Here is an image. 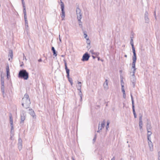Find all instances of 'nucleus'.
Returning <instances> with one entry per match:
<instances>
[{"label": "nucleus", "instance_id": "obj_1", "mask_svg": "<svg viewBox=\"0 0 160 160\" xmlns=\"http://www.w3.org/2000/svg\"><path fill=\"white\" fill-rule=\"evenodd\" d=\"M22 106L25 108H29L30 104L31 101L28 95L26 93L22 99Z\"/></svg>", "mask_w": 160, "mask_h": 160}, {"label": "nucleus", "instance_id": "obj_2", "mask_svg": "<svg viewBox=\"0 0 160 160\" xmlns=\"http://www.w3.org/2000/svg\"><path fill=\"white\" fill-rule=\"evenodd\" d=\"M18 77L19 78L27 80L29 77V74L26 70H21L19 72Z\"/></svg>", "mask_w": 160, "mask_h": 160}, {"label": "nucleus", "instance_id": "obj_3", "mask_svg": "<svg viewBox=\"0 0 160 160\" xmlns=\"http://www.w3.org/2000/svg\"><path fill=\"white\" fill-rule=\"evenodd\" d=\"M61 7L62 11V13L61 14L62 20H64L65 17V12L64 10V6L63 2L61 0Z\"/></svg>", "mask_w": 160, "mask_h": 160}, {"label": "nucleus", "instance_id": "obj_4", "mask_svg": "<svg viewBox=\"0 0 160 160\" xmlns=\"http://www.w3.org/2000/svg\"><path fill=\"white\" fill-rule=\"evenodd\" d=\"M26 112L24 110H22L20 114L21 121L20 123H23V122L26 118Z\"/></svg>", "mask_w": 160, "mask_h": 160}, {"label": "nucleus", "instance_id": "obj_5", "mask_svg": "<svg viewBox=\"0 0 160 160\" xmlns=\"http://www.w3.org/2000/svg\"><path fill=\"white\" fill-rule=\"evenodd\" d=\"M131 98L132 106V111H133V115L134 116V118H137V115L136 113V112L135 111V110L134 101L133 100V97H132V94H131Z\"/></svg>", "mask_w": 160, "mask_h": 160}, {"label": "nucleus", "instance_id": "obj_6", "mask_svg": "<svg viewBox=\"0 0 160 160\" xmlns=\"http://www.w3.org/2000/svg\"><path fill=\"white\" fill-rule=\"evenodd\" d=\"M90 57V55L87 52H86L83 55L82 60L83 61H87L88 60Z\"/></svg>", "mask_w": 160, "mask_h": 160}, {"label": "nucleus", "instance_id": "obj_7", "mask_svg": "<svg viewBox=\"0 0 160 160\" xmlns=\"http://www.w3.org/2000/svg\"><path fill=\"white\" fill-rule=\"evenodd\" d=\"M148 14L147 11H146L144 13V20L145 23H148L149 22V19L148 17Z\"/></svg>", "mask_w": 160, "mask_h": 160}, {"label": "nucleus", "instance_id": "obj_8", "mask_svg": "<svg viewBox=\"0 0 160 160\" xmlns=\"http://www.w3.org/2000/svg\"><path fill=\"white\" fill-rule=\"evenodd\" d=\"M76 12L77 17H82V13H81V10L78 7L76 8Z\"/></svg>", "mask_w": 160, "mask_h": 160}, {"label": "nucleus", "instance_id": "obj_9", "mask_svg": "<svg viewBox=\"0 0 160 160\" xmlns=\"http://www.w3.org/2000/svg\"><path fill=\"white\" fill-rule=\"evenodd\" d=\"M9 119H10V125L11 127V132H12V131L13 129V119L12 118V116L11 114H10V115H9Z\"/></svg>", "mask_w": 160, "mask_h": 160}, {"label": "nucleus", "instance_id": "obj_10", "mask_svg": "<svg viewBox=\"0 0 160 160\" xmlns=\"http://www.w3.org/2000/svg\"><path fill=\"white\" fill-rule=\"evenodd\" d=\"M22 141L21 139L19 138L18 139V148L20 151L22 148Z\"/></svg>", "mask_w": 160, "mask_h": 160}, {"label": "nucleus", "instance_id": "obj_11", "mask_svg": "<svg viewBox=\"0 0 160 160\" xmlns=\"http://www.w3.org/2000/svg\"><path fill=\"white\" fill-rule=\"evenodd\" d=\"M13 57V52L12 50H10L9 51V54L8 55V57H10L11 58H8V60L11 61L12 60Z\"/></svg>", "mask_w": 160, "mask_h": 160}, {"label": "nucleus", "instance_id": "obj_12", "mask_svg": "<svg viewBox=\"0 0 160 160\" xmlns=\"http://www.w3.org/2000/svg\"><path fill=\"white\" fill-rule=\"evenodd\" d=\"M29 113L32 117L33 118H36V116L34 111L32 109H29Z\"/></svg>", "mask_w": 160, "mask_h": 160}, {"label": "nucleus", "instance_id": "obj_13", "mask_svg": "<svg viewBox=\"0 0 160 160\" xmlns=\"http://www.w3.org/2000/svg\"><path fill=\"white\" fill-rule=\"evenodd\" d=\"M64 65L65 67V69L66 71V72L67 74V77H69V76L70 70L68 68L67 66V64L65 61V62Z\"/></svg>", "mask_w": 160, "mask_h": 160}, {"label": "nucleus", "instance_id": "obj_14", "mask_svg": "<svg viewBox=\"0 0 160 160\" xmlns=\"http://www.w3.org/2000/svg\"><path fill=\"white\" fill-rule=\"evenodd\" d=\"M148 146L150 151H152L153 149V145L152 142L151 141H148Z\"/></svg>", "mask_w": 160, "mask_h": 160}, {"label": "nucleus", "instance_id": "obj_15", "mask_svg": "<svg viewBox=\"0 0 160 160\" xmlns=\"http://www.w3.org/2000/svg\"><path fill=\"white\" fill-rule=\"evenodd\" d=\"M6 70L7 72V78H8L9 77H10V73L9 72V66L8 65L6 67Z\"/></svg>", "mask_w": 160, "mask_h": 160}, {"label": "nucleus", "instance_id": "obj_16", "mask_svg": "<svg viewBox=\"0 0 160 160\" xmlns=\"http://www.w3.org/2000/svg\"><path fill=\"white\" fill-rule=\"evenodd\" d=\"M108 81L107 79H106L105 82L103 84L104 88L105 89H107L108 87Z\"/></svg>", "mask_w": 160, "mask_h": 160}, {"label": "nucleus", "instance_id": "obj_17", "mask_svg": "<svg viewBox=\"0 0 160 160\" xmlns=\"http://www.w3.org/2000/svg\"><path fill=\"white\" fill-rule=\"evenodd\" d=\"M51 50L52 52L53 55L55 56H56L57 55V52L56 51L54 47H52Z\"/></svg>", "mask_w": 160, "mask_h": 160}, {"label": "nucleus", "instance_id": "obj_18", "mask_svg": "<svg viewBox=\"0 0 160 160\" xmlns=\"http://www.w3.org/2000/svg\"><path fill=\"white\" fill-rule=\"evenodd\" d=\"M132 61H136L137 60V57H136V54H133V55L132 56Z\"/></svg>", "mask_w": 160, "mask_h": 160}, {"label": "nucleus", "instance_id": "obj_19", "mask_svg": "<svg viewBox=\"0 0 160 160\" xmlns=\"http://www.w3.org/2000/svg\"><path fill=\"white\" fill-rule=\"evenodd\" d=\"M4 85H1V89L3 95L4 93Z\"/></svg>", "mask_w": 160, "mask_h": 160}, {"label": "nucleus", "instance_id": "obj_20", "mask_svg": "<svg viewBox=\"0 0 160 160\" xmlns=\"http://www.w3.org/2000/svg\"><path fill=\"white\" fill-rule=\"evenodd\" d=\"M106 123V121L105 120H104L101 123V127L102 128H104L105 127V124Z\"/></svg>", "mask_w": 160, "mask_h": 160}, {"label": "nucleus", "instance_id": "obj_21", "mask_svg": "<svg viewBox=\"0 0 160 160\" xmlns=\"http://www.w3.org/2000/svg\"><path fill=\"white\" fill-rule=\"evenodd\" d=\"M136 61H132V68H133V69H136L135 68V63H136Z\"/></svg>", "mask_w": 160, "mask_h": 160}, {"label": "nucleus", "instance_id": "obj_22", "mask_svg": "<svg viewBox=\"0 0 160 160\" xmlns=\"http://www.w3.org/2000/svg\"><path fill=\"white\" fill-rule=\"evenodd\" d=\"M67 77L68 78V81L70 82L71 85H72V84H73V82H72V78H70L69 77H69Z\"/></svg>", "mask_w": 160, "mask_h": 160}, {"label": "nucleus", "instance_id": "obj_23", "mask_svg": "<svg viewBox=\"0 0 160 160\" xmlns=\"http://www.w3.org/2000/svg\"><path fill=\"white\" fill-rule=\"evenodd\" d=\"M23 12L24 14V17H27L26 11V10L25 6L24 7H23Z\"/></svg>", "mask_w": 160, "mask_h": 160}, {"label": "nucleus", "instance_id": "obj_24", "mask_svg": "<svg viewBox=\"0 0 160 160\" xmlns=\"http://www.w3.org/2000/svg\"><path fill=\"white\" fill-rule=\"evenodd\" d=\"M1 85H4V78L2 77H1Z\"/></svg>", "mask_w": 160, "mask_h": 160}, {"label": "nucleus", "instance_id": "obj_25", "mask_svg": "<svg viewBox=\"0 0 160 160\" xmlns=\"http://www.w3.org/2000/svg\"><path fill=\"white\" fill-rule=\"evenodd\" d=\"M139 126L140 127V129H142V121L139 122Z\"/></svg>", "mask_w": 160, "mask_h": 160}, {"label": "nucleus", "instance_id": "obj_26", "mask_svg": "<svg viewBox=\"0 0 160 160\" xmlns=\"http://www.w3.org/2000/svg\"><path fill=\"white\" fill-rule=\"evenodd\" d=\"M132 37H131V39L130 40V44H131V45L132 46H132H134V44H133V37H132Z\"/></svg>", "mask_w": 160, "mask_h": 160}, {"label": "nucleus", "instance_id": "obj_27", "mask_svg": "<svg viewBox=\"0 0 160 160\" xmlns=\"http://www.w3.org/2000/svg\"><path fill=\"white\" fill-rule=\"evenodd\" d=\"M79 95L80 97V101H82V92L81 91H80V92H79Z\"/></svg>", "mask_w": 160, "mask_h": 160}, {"label": "nucleus", "instance_id": "obj_28", "mask_svg": "<svg viewBox=\"0 0 160 160\" xmlns=\"http://www.w3.org/2000/svg\"><path fill=\"white\" fill-rule=\"evenodd\" d=\"M146 128L147 129H151L152 127L151 126V125H146Z\"/></svg>", "mask_w": 160, "mask_h": 160}, {"label": "nucleus", "instance_id": "obj_29", "mask_svg": "<svg viewBox=\"0 0 160 160\" xmlns=\"http://www.w3.org/2000/svg\"><path fill=\"white\" fill-rule=\"evenodd\" d=\"M152 134V132H151V131L147 132V136L150 137Z\"/></svg>", "mask_w": 160, "mask_h": 160}, {"label": "nucleus", "instance_id": "obj_30", "mask_svg": "<svg viewBox=\"0 0 160 160\" xmlns=\"http://www.w3.org/2000/svg\"><path fill=\"white\" fill-rule=\"evenodd\" d=\"M77 18L78 20L79 23H82V22L81 21V19L82 18V17H77Z\"/></svg>", "mask_w": 160, "mask_h": 160}, {"label": "nucleus", "instance_id": "obj_31", "mask_svg": "<svg viewBox=\"0 0 160 160\" xmlns=\"http://www.w3.org/2000/svg\"><path fill=\"white\" fill-rule=\"evenodd\" d=\"M132 52H133V54H136L135 49V48L134 47V46H132Z\"/></svg>", "mask_w": 160, "mask_h": 160}, {"label": "nucleus", "instance_id": "obj_32", "mask_svg": "<svg viewBox=\"0 0 160 160\" xmlns=\"http://www.w3.org/2000/svg\"><path fill=\"white\" fill-rule=\"evenodd\" d=\"M142 115L140 114H139V122L142 121Z\"/></svg>", "mask_w": 160, "mask_h": 160}, {"label": "nucleus", "instance_id": "obj_33", "mask_svg": "<svg viewBox=\"0 0 160 160\" xmlns=\"http://www.w3.org/2000/svg\"><path fill=\"white\" fill-rule=\"evenodd\" d=\"M87 40V43L88 45H90L91 42L88 38Z\"/></svg>", "mask_w": 160, "mask_h": 160}, {"label": "nucleus", "instance_id": "obj_34", "mask_svg": "<svg viewBox=\"0 0 160 160\" xmlns=\"http://www.w3.org/2000/svg\"><path fill=\"white\" fill-rule=\"evenodd\" d=\"M136 78L135 77H133L132 78H131V81L132 82H136Z\"/></svg>", "mask_w": 160, "mask_h": 160}, {"label": "nucleus", "instance_id": "obj_35", "mask_svg": "<svg viewBox=\"0 0 160 160\" xmlns=\"http://www.w3.org/2000/svg\"><path fill=\"white\" fill-rule=\"evenodd\" d=\"M84 36L86 39H87L88 38V37L87 35L85 33V32H84Z\"/></svg>", "mask_w": 160, "mask_h": 160}, {"label": "nucleus", "instance_id": "obj_36", "mask_svg": "<svg viewBox=\"0 0 160 160\" xmlns=\"http://www.w3.org/2000/svg\"><path fill=\"white\" fill-rule=\"evenodd\" d=\"M25 23L27 24L28 23L27 17H24Z\"/></svg>", "mask_w": 160, "mask_h": 160}, {"label": "nucleus", "instance_id": "obj_37", "mask_svg": "<svg viewBox=\"0 0 160 160\" xmlns=\"http://www.w3.org/2000/svg\"><path fill=\"white\" fill-rule=\"evenodd\" d=\"M136 69H134L133 70V74L132 75V76L133 77H135V71L136 70Z\"/></svg>", "mask_w": 160, "mask_h": 160}, {"label": "nucleus", "instance_id": "obj_38", "mask_svg": "<svg viewBox=\"0 0 160 160\" xmlns=\"http://www.w3.org/2000/svg\"><path fill=\"white\" fill-rule=\"evenodd\" d=\"M147 125H151L150 121L148 119L147 120Z\"/></svg>", "mask_w": 160, "mask_h": 160}, {"label": "nucleus", "instance_id": "obj_39", "mask_svg": "<svg viewBox=\"0 0 160 160\" xmlns=\"http://www.w3.org/2000/svg\"><path fill=\"white\" fill-rule=\"evenodd\" d=\"M22 4L23 7H25V3L24 0H22Z\"/></svg>", "mask_w": 160, "mask_h": 160}, {"label": "nucleus", "instance_id": "obj_40", "mask_svg": "<svg viewBox=\"0 0 160 160\" xmlns=\"http://www.w3.org/2000/svg\"><path fill=\"white\" fill-rule=\"evenodd\" d=\"M102 128L101 127V126H100V124L99 123L98 125V130H101L102 129Z\"/></svg>", "mask_w": 160, "mask_h": 160}, {"label": "nucleus", "instance_id": "obj_41", "mask_svg": "<svg viewBox=\"0 0 160 160\" xmlns=\"http://www.w3.org/2000/svg\"><path fill=\"white\" fill-rule=\"evenodd\" d=\"M81 87L77 86L78 90L80 91H81Z\"/></svg>", "mask_w": 160, "mask_h": 160}, {"label": "nucleus", "instance_id": "obj_42", "mask_svg": "<svg viewBox=\"0 0 160 160\" xmlns=\"http://www.w3.org/2000/svg\"><path fill=\"white\" fill-rule=\"evenodd\" d=\"M78 85L77 86L81 87V82H78Z\"/></svg>", "mask_w": 160, "mask_h": 160}, {"label": "nucleus", "instance_id": "obj_43", "mask_svg": "<svg viewBox=\"0 0 160 160\" xmlns=\"http://www.w3.org/2000/svg\"><path fill=\"white\" fill-rule=\"evenodd\" d=\"M96 135H95L93 139V141L94 142L96 141Z\"/></svg>", "mask_w": 160, "mask_h": 160}, {"label": "nucleus", "instance_id": "obj_44", "mask_svg": "<svg viewBox=\"0 0 160 160\" xmlns=\"http://www.w3.org/2000/svg\"><path fill=\"white\" fill-rule=\"evenodd\" d=\"M147 139L148 141H151L150 137L147 136Z\"/></svg>", "mask_w": 160, "mask_h": 160}, {"label": "nucleus", "instance_id": "obj_45", "mask_svg": "<svg viewBox=\"0 0 160 160\" xmlns=\"http://www.w3.org/2000/svg\"><path fill=\"white\" fill-rule=\"evenodd\" d=\"M25 26L26 28L27 29L28 27V23H27V24L25 23Z\"/></svg>", "mask_w": 160, "mask_h": 160}, {"label": "nucleus", "instance_id": "obj_46", "mask_svg": "<svg viewBox=\"0 0 160 160\" xmlns=\"http://www.w3.org/2000/svg\"><path fill=\"white\" fill-rule=\"evenodd\" d=\"M126 96L125 93H123V98H126Z\"/></svg>", "mask_w": 160, "mask_h": 160}, {"label": "nucleus", "instance_id": "obj_47", "mask_svg": "<svg viewBox=\"0 0 160 160\" xmlns=\"http://www.w3.org/2000/svg\"><path fill=\"white\" fill-rule=\"evenodd\" d=\"M158 159L160 158V152H159L158 153Z\"/></svg>", "mask_w": 160, "mask_h": 160}, {"label": "nucleus", "instance_id": "obj_48", "mask_svg": "<svg viewBox=\"0 0 160 160\" xmlns=\"http://www.w3.org/2000/svg\"><path fill=\"white\" fill-rule=\"evenodd\" d=\"M90 52H91L92 54H95V52H93V50H91Z\"/></svg>", "mask_w": 160, "mask_h": 160}, {"label": "nucleus", "instance_id": "obj_49", "mask_svg": "<svg viewBox=\"0 0 160 160\" xmlns=\"http://www.w3.org/2000/svg\"><path fill=\"white\" fill-rule=\"evenodd\" d=\"M109 123H110V122L109 121V120L107 121V125L109 126Z\"/></svg>", "mask_w": 160, "mask_h": 160}, {"label": "nucleus", "instance_id": "obj_50", "mask_svg": "<svg viewBox=\"0 0 160 160\" xmlns=\"http://www.w3.org/2000/svg\"><path fill=\"white\" fill-rule=\"evenodd\" d=\"M133 84V87H134L135 84V82H132Z\"/></svg>", "mask_w": 160, "mask_h": 160}, {"label": "nucleus", "instance_id": "obj_51", "mask_svg": "<svg viewBox=\"0 0 160 160\" xmlns=\"http://www.w3.org/2000/svg\"><path fill=\"white\" fill-rule=\"evenodd\" d=\"M121 86H122V90L123 89H124V85H122V84H121Z\"/></svg>", "mask_w": 160, "mask_h": 160}, {"label": "nucleus", "instance_id": "obj_52", "mask_svg": "<svg viewBox=\"0 0 160 160\" xmlns=\"http://www.w3.org/2000/svg\"><path fill=\"white\" fill-rule=\"evenodd\" d=\"M59 41H60V42H62V41H61V39L60 38V35H59Z\"/></svg>", "mask_w": 160, "mask_h": 160}, {"label": "nucleus", "instance_id": "obj_53", "mask_svg": "<svg viewBox=\"0 0 160 160\" xmlns=\"http://www.w3.org/2000/svg\"><path fill=\"white\" fill-rule=\"evenodd\" d=\"M99 54V53L98 52H97L96 53H95V54H94V55H95L98 56V55Z\"/></svg>", "mask_w": 160, "mask_h": 160}, {"label": "nucleus", "instance_id": "obj_54", "mask_svg": "<svg viewBox=\"0 0 160 160\" xmlns=\"http://www.w3.org/2000/svg\"><path fill=\"white\" fill-rule=\"evenodd\" d=\"M122 92H123V94L125 93L124 89H123L122 90Z\"/></svg>", "mask_w": 160, "mask_h": 160}, {"label": "nucleus", "instance_id": "obj_55", "mask_svg": "<svg viewBox=\"0 0 160 160\" xmlns=\"http://www.w3.org/2000/svg\"><path fill=\"white\" fill-rule=\"evenodd\" d=\"M109 128V126L108 125H106V129L107 130H108V128Z\"/></svg>", "mask_w": 160, "mask_h": 160}, {"label": "nucleus", "instance_id": "obj_56", "mask_svg": "<svg viewBox=\"0 0 160 160\" xmlns=\"http://www.w3.org/2000/svg\"><path fill=\"white\" fill-rule=\"evenodd\" d=\"M13 136V135L12 134V135L11 134V137L10 138V139L11 140L12 139V137Z\"/></svg>", "mask_w": 160, "mask_h": 160}, {"label": "nucleus", "instance_id": "obj_57", "mask_svg": "<svg viewBox=\"0 0 160 160\" xmlns=\"http://www.w3.org/2000/svg\"><path fill=\"white\" fill-rule=\"evenodd\" d=\"M38 61L39 62H41L42 61V59L41 58H40L38 60Z\"/></svg>", "mask_w": 160, "mask_h": 160}, {"label": "nucleus", "instance_id": "obj_58", "mask_svg": "<svg viewBox=\"0 0 160 160\" xmlns=\"http://www.w3.org/2000/svg\"><path fill=\"white\" fill-rule=\"evenodd\" d=\"M90 45H88L87 46V48L89 49L90 48Z\"/></svg>", "mask_w": 160, "mask_h": 160}, {"label": "nucleus", "instance_id": "obj_59", "mask_svg": "<svg viewBox=\"0 0 160 160\" xmlns=\"http://www.w3.org/2000/svg\"><path fill=\"white\" fill-rule=\"evenodd\" d=\"M115 158L114 157H113L111 159V160H115Z\"/></svg>", "mask_w": 160, "mask_h": 160}, {"label": "nucleus", "instance_id": "obj_60", "mask_svg": "<svg viewBox=\"0 0 160 160\" xmlns=\"http://www.w3.org/2000/svg\"><path fill=\"white\" fill-rule=\"evenodd\" d=\"M147 132H148V131H151V129H147Z\"/></svg>", "mask_w": 160, "mask_h": 160}, {"label": "nucleus", "instance_id": "obj_61", "mask_svg": "<svg viewBox=\"0 0 160 160\" xmlns=\"http://www.w3.org/2000/svg\"><path fill=\"white\" fill-rule=\"evenodd\" d=\"M79 26H82V23H79Z\"/></svg>", "mask_w": 160, "mask_h": 160}, {"label": "nucleus", "instance_id": "obj_62", "mask_svg": "<svg viewBox=\"0 0 160 160\" xmlns=\"http://www.w3.org/2000/svg\"><path fill=\"white\" fill-rule=\"evenodd\" d=\"M92 57L94 59L95 58V57L93 56H92Z\"/></svg>", "mask_w": 160, "mask_h": 160}, {"label": "nucleus", "instance_id": "obj_63", "mask_svg": "<svg viewBox=\"0 0 160 160\" xmlns=\"http://www.w3.org/2000/svg\"><path fill=\"white\" fill-rule=\"evenodd\" d=\"M100 130H98L97 132H98L99 133L100 132Z\"/></svg>", "mask_w": 160, "mask_h": 160}, {"label": "nucleus", "instance_id": "obj_64", "mask_svg": "<svg viewBox=\"0 0 160 160\" xmlns=\"http://www.w3.org/2000/svg\"><path fill=\"white\" fill-rule=\"evenodd\" d=\"M124 57H126V58H127V55H124Z\"/></svg>", "mask_w": 160, "mask_h": 160}]
</instances>
